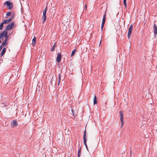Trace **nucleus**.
<instances>
[{"mask_svg": "<svg viewBox=\"0 0 157 157\" xmlns=\"http://www.w3.org/2000/svg\"><path fill=\"white\" fill-rule=\"evenodd\" d=\"M4 5H6L7 8L8 9H11L13 7V3L12 2L9 1H6L4 3Z\"/></svg>", "mask_w": 157, "mask_h": 157, "instance_id": "1", "label": "nucleus"}, {"mask_svg": "<svg viewBox=\"0 0 157 157\" xmlns=\"http://www.w3.org/2000/svg\"><path fill=\"white\" fill-rule=\"evenodd\" d=\"M14 24V22L12 21L10 24H9L6 27V29L7 31L11 30L12 29Z\"/></svg>", "mask_w": 157, "mask_h": 157, "instance_id": "2", "label": "nucleus"}, {"mask_svg": "<svg viewBox=\"0 0 157 157\" xmlns=\"http://www.w3.org/2000/svg\"><path fill=\"white\" fill-rule=\"evenodd\" d=\"M119 113L120 116V120L121 122V127H122L124 125L123 113V112L121 111H120Z\"/></svg>", "mask_w": 157, "mask_h": 157, "instance_id": "3", "label": "nucleus"}, {"mask_svg": "<svg viewBox=\"0 0 157 157\" xmlns=\"http://www.w3.org/2000/svg\"><path fill=\"white\" fill-rule=\"evenodd\" d=\"M132 29L133 25L132 24L131 25L128 29V38H129L131 36V35L132 33Z\"/></svg>", "mask_w": 157, "mask_h": 157, "instance_id": "4", "label": "nucleus"}, {"mask_svg": "<svg viewBox=\"0 0 157 157\" xmlns=\"http://www.w3.org/2000/svg\"><path fill=\"white\" fill-rule=\"evenodd\" d=\"M17 125V122L16 121L14 120L12 121L11 125L12 127H14Z\"/></svg>", "mask_w": 157, "mask_h": 157, "instance_id": "5", "label": "nucleus"}, {"mask_svg": "<svg viewBox=\"0 0 157 157\" xmlns=\"http://www.w3.org/2000/svg\"><path fill=\"white\" fill-rule=\"evenodd\" d=\"M5 38V40L3 41V42L2 43H3L4 44H6L7 45V43H6L7 40L9 37V36L7 35V32L5 36L4 37Z\"/></svg>", "mask_w": 157, "mask_h": 157, "instance_id": "6", "label": "nucleus"}, {"mask_svg": "<svg viewBox=\"0 0 157 157\" xmlns=\"http://www.w3.org/2000/svg\"><path fill=\"white\" fill-rule=\"evenodd\" d=\"M61 54H58L57 56V61L58 62H60L61 58Z\"/></svg>", "mask_w": 157, "mask_h": 157, "instance_id": "7", "label": "nucleus"}, {"mask_svg": "<svg viewBox=\"0 0 157 157\" xmlns=\"http://www.w3.org/2000/svg\"><path fill=\"white\" fill-rule=\"evenodd\" d=\"M6 51V48H4L2 51L1 53L0 54V57H2V56L4 55Z\"/></svg>", "mask_w": 157, "mask_h": 157, "instance_id": "8", "label": "nucleus"}, {"mask_svg": "<svg viewBox=\"0 0 157 157\" xmlns=\"http://www.w3.org/2000/svg\"><path fill=\"white\" fill-rule=\"evenodd\" d=\"M153 28L154 30V33L155 35L157 34V27L155 24H154Z\"/></svg>", "mask_w": 157, "mask_h": 157, "instance_id": "9", "label": "nucleus"}, {"mask_svg": "<svg viewBox=\"0 0 157 157\" xmlns=\"http://www.w3.org/2000/svg\"><path fill=\"white\" fill-rule=\"evenodd\" d=\"M36 42V37L35 36H34L32 40V45L33 46H34Z\"/></svg>", "mask_w": 157, "mask_h": 157, "instance_id": "10", "label": "nucleus"}, {"mask_svg": "<svg viewBox=\"0 0 157 157\" xmlns=\"http://www.w3.org/2000/svg\"><path fill=\"white\" fill-rule=\"evenodd\" d=\"M106 18V13H105L103 16V18L102 19V23L105 24V21Z\"/></svg>", "mask_w": 157, "mask_h": 157, "instance_id": "11", "label": "nucleus"}, {"mask_svg": "<svg viewBox=\"0 0 157 157\" xmlns=\"http://www.w3.org/2000/svg\"><path fill=\"white\" fill-rule=\"evenodd\" d=\"M7 32L6 30H4L3 31V32H1L0 33V35H2V36L3 37H4L5 36L6 34L7 33Z\"/></svg>", "mask_w": 157, "mask_h": 157, "instance_id": "12", "label": "nucleus"}, {"mask_svg": "<svg viewBox=\"0 0 157 157\" xmlns=\"http://www.w3.org/2000/svg\"><path fill=\"white\" fill-rule=\"evenodd\" d=\"M3 21L5 24H8L11 21V19L9 18L6 20H4Z\"/></svg>", "mask_w": 157, "mask_h": 157, "instance_id": "13", "label": "nucleus"}, {"mask_svg": "<svg viewBox=\"0 0 157 157\" xmlns=\"http://www.w3.org/2000/svg\"><path fill=\"white\" fill-rule=\"evenodd\" d=\"M42 18L43 19V23H44V22L45 21L46 19V15H43L42 16Z\"/></svg>", "mask_w": 157, "mask_h": 157, "instance_id": "14", "label": "nucleus"}, {"mask_svg": "<svg viewBox=\"0 0 157 157\" xmlns=\"http://www.w3.org/2000/svg\"><path fill=\"white\" fill-rule=\"evenodd\" d=\"M5 24V23H4V21L3 22L0 24V30H2V29L3 27V25Z\"/></svg>", "mask_w": 157, "mask_h": 157, "instance_id": "15", "label": "nucleus"}, {"mask_svg": "<svg viewBox=\"0 0 157 157\" xmlns=\"http://www.w3.org/2000/svg\"><path fill=\"white\" fill-rule=\"evenodd\" d=\"M97 103L96 97L95 95L94 96V104L95 105Z\"/></svg>", "mask_w": 157, "mask_h": 157, "instance_id": "16", "label": "nucleus"}, {"mask_svg": "<svg viewBox=\"0 0 157 157\" xmlns=\"http://www.w3.org/2000/svg\"><path fill=\"white\" fill-rule=\"evenodd\" d=\"M76 51H77V50L76 49H75L74 50L72 51V52L71 53V56H73L75 54V52H76Z\"/></svg>", "mask_w": 157, "mask_h": 157, "instance_id": "17", "label": "nucleus"}, {"mask_svg": "<svg viewBox=\"0 0 157 157\" xmlns=\"http://www.w3.org/2000/svg\"><path fill=\"white\" fill-rule=\"evenodd\" d=\"M83 142L87 149L88 150L87 146L86 144V139H83Z\"/></svg>", "mask_w": 157, "mask_h": 157, "instance_id": "18", "label": "nucleus"}, {"mask_svg": "<svg viewBox=\"0 0 157 157\" xmlns=\"http://www.w3.org/2000/svg\"><path fill=\"white\" fill-rule=\"evenodd\" d=\"M61 75L60 74H59L58 75V85H59L60 82V81L61 80Z\"/></svg>", "mask_w": 157, "mask_h": 157, "instance_id": "19", "label": "nucleus"}, {"mask_svg": "<svg viewBox=\"0 0 157 157\" xmlns=\"http://www.w3.org/2000/svg\"><path fill=\"white\" fill-rule=\"evenodd\" d=\"M81 154V149H79L78 151V156L79 157Z\"/></svg>", "mask_w": 157, "mask_h": 157, "instance_id": "20", "label": "nucleus"}, {"mask_svg": "<svg viewBox=\"0 0 157 157\" xmlns=\"http://www.w3.org/2000/svg\"><path fill=\"white\" fill-rule=\"evenodd\" d=\"M86 130H85L83 134V139H86Z\"/></svg>", "mask_w": 157, "mask_h": 157, "instance_id": "21", "label": "nucleus"}, {"mask_svg": "<svg viewBox=\"0 0 157 157\" xmlns=\"http://www.w3.org/2000/svg\"><path fill=\"white\" fill-rule=\"evenodd\" d=\"M124 4L125 7V8H126L127 7L126 0H124Z\"/></svg>", "mask_w": 157, "mask_h": 157, "instance_id": "22", "label": "nucleus"}, {"mask_svg": "<svg viewBox=\"0 0 157 157\" xmlns=\"http://www.w3.org/2000/svg\"><path fill=\"white\" fill-rule=\"evenodd\" d=\"M11 12H8L6 13V14L7 16H9L11 15Z\"/></svg>", "mask_w": 157, "mask_h": 157, "instance_id": "23", "label": "nucleus"}, {"mask_svg": "<svg viewBox=\"0 0 157 157\" xmlns=\"http://www.w3.org/2000/svg\"><path fill=\"white\" fill-rule=\"evenodd\" d=\"M54 49H55V44L53 46V47L51 49V51H54Z\"/></svg>", "mask_w": 157, "mask_h": 157, "instance_id": "24", "label": "nucleus"}, {"mask_svg": "<svg viewBox=\"0 0 157 157\" xmlns=\"http://www.w3.org/2000/svg\"><path fill=\"white\" fill-rule=\"evenodd\" d=\"M104 24L101 23V30H103V28L104 26Z\"/></svg>", "mask_w": 157, "mask_h": 157, "instance_id": "25", "label": "nucleus"}, {"mask_svg": "<svg viewBox=\"0 0 157 157\" xmlns=\"http://www.w3.org/2000/svg\"><path fill=\"white\" fill-rule=\"evenodd\" d=\"M71 112L72 113L73 115L74 116L75 114H74V110H73V109H71Z\"/></svg>", "mask_w": 157, "mask_h": 157, "instance_id": "26", "label": "nucleus"}, {"mask_svg": "<svg viewBox=\"0 0 157 157\" xmlns=\"http://www.w3.org/2000/svg\"><path fill=\"white\" fill-rule=\"evenodd\" d=\"M46 12L47 11L46 10H44L43 11V15H46Z\"/></svg>", "mask_w": 157, "mask_h": 157, "instance_id": "27", "label": "nucleus"}, {"mask_svg": "<svg viewBox=\"0 0 157 157\" xmlns=\"http://www.w3.org/2000/svg\"><path fill=\"white\" fill-rule=\"evenodd\" d=\"M6 105H7V104L4 105V104H2V105H1V106L2 107H4V106H7Z\"/></svg>", "mask_w": 157, "mask_h": 157, "instance_id": "28", "label": "nucleus"}, {"mask_svg": "<svg viewBox=\"0 0 157 157\" xmlns=\"http://www.w3.org/2000/svg\"><path fill=\"white\" fill-rule=\"evenodd\" d=\"M14 17L13 15H12L11 16V18L10 19H11V20H13V19Z\"/></svg>", "mask_w": 157, "mask_h": 157, "instance_id": "29", "label": "nucleus"}, {"mask_svg": "<svg viewBox=\"0 0 157 157\" xmlns=\"http://www.w3.org/2000/svg\"><path fill=\"white\" fill-rule=\"evenodd\" d=\"M2 35H0V39L2 40L3 39V37L2 36Z\"/></svg>", "mask_w": 157, "mask_h": 157, "instance_id": "30", "label": "nucleus"}, {"mask_svg": "<svg viewBox=\"0 0 157 157\" xmlns=\"http://www.w3.org/2000/svg\"><path fill=\"white\" fill-rule=\"evenodd\" d=\"M85 8L86 10L87 9V6L86 5H85Z\"/></svg>", "mask_w": 157, "mask_h": 157, "instance_id": "31", "label": "nucleus"}, {"mask_svg": "<svg viewBox=\"0 0 157 157\" xmlns=\"http://www.w3.org/2000/svg\"><path fill=\"white\" fill-rule=\"evenodd\" d=\"M44 10H46V11H47V7Z\"/></svg>", "mask_w": 157, "mask_h": 157, "instance_id": "32", "label": "nucleus"}, {"mask_svg": "<svg viewBox=\"0 0 157 157\" xmlns=\"http://www.w3.org/2000/svg\"><path fill=\"white\" fill-rule=\"evenodd\" d=\"M101 40H100V44H99V45H100L101 44Z\"/></svg>", "mask_w": 157, "mask_h": 157, "instance_id": "33", "label": "nucleus"}, {"mask_svg": "<svg viewBox=\"0 0 157 157\" xmlns=\"http://www.w3.org/2000/svg\"><path fill=\"white\" fill-rule=\"evenodd\" d=\"M130 155L131 156V151H130Z\"/></svg>", "mask_w": 157, "mask_h": 157, "instance_id": "34", "label": "nucleus"}, {"mask_svg": "<svg viewBox=\"0 0 157 157\" xmlns=\"http://www.w3.org/2000/svg\"><path fill=\"white\" fill-rule=\"evenodd\" d=\"M1 43V40H0V44Z\"/></svg>", "mask_w": 157, "mask_h": 157, "instance_id": "35", "label": "nucleus"}]
</instances>
